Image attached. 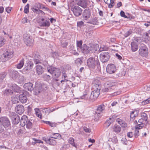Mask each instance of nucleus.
<instances>
[{"instance_id": "nucleus-1", "label": "nucleus", "mask_w": 150, "mask_h": 150, "mask_svg": "<svg viewBox=\"0 0 150 150\" xmlns=\"http://www.w3.org/2000/svg\"><path fill=\"white\" fill-rule=\"evenodd\" d=\"M87 64L88 67L92 69L95 68L96 64L98 66L100 65L97 56L89 58L87 60Z\"/></svg>"}, {"instance_id": "nucleus-2", "label": "nucleus", "mask_w": 150, "mask_h": 150, "mask_svg": "<svg viewBox=\"0 0 150 150\" xmlns=\"http://www.w3.org/2000/svg\"><path fill=\"white\" fill-rule=\"evenodd\" d=\"M48 71L50 73L54 78H58L61 74L60 69L59 68L51 66L47 67Z\"/></svg>"}, {"instance_id": "nucleus-3", "label": "nucleus", "mask_w": 150, "mask_h": 150, "mask_svg": "<svg viewBox=\"0 0 150 150\" xmlns=\"http://www.w3.org/2000/svg\"><path fill=\"white\" fill-rule=\"evenodd\" d=\"M11 87L10 89H6L4 92V93L6 95H11L13 93V91L15 92H19V88L20 87L15 84H11L10 86Z\"/></svg>"}, {"instance_id": "nucleus-4", "label": "nucleus", "mask_w": 150, "mask_h": 150, "mask_svg": "<svg viewBox=\"0 0 150 150\" xmlns=\"http://www.w3.org/2000/svg\"><path fill=\"white\" fill-rule=\"evenodd\" d=\"M13 56V51H6L1 56L3 62H6L11 58Z\"/></svg>"}, {"instance_id": "nucleus-5", "label": "nucleus", "mask_w": 150, "mask_h": 150, "mask_svg": "<svg viewBox=\"0 0 150 150\" xmlns=\"http://www.w3.org/2000/svg\"><path fill=\"white\" fill-rule=\"evenodd\" d=\"M100 56V60L103 63L106 62L108 61L110 57V53L107 52H102Z\"/></svg>"}, {"instance_id": "nucleus-6", "label": "nucleus", "mask_w": 150, "mask_h": 150, "mask_svg": "<svg viewBox=\"0 0 150 150\" xmlns=\"http://www.w3.org/2000/svg\"><path fill=\"white\" fill-rule=\"evenodd\" d=\"M24 41L28 46H32L34 40L30 35L25 34L23 36Z\"/></svg>"}, {"instance_id": "nucleus-7", "label": "nucleus", "mask_w": 150, "mask_h": 150, "mask_svg": "<svg viewBox=\"0 0 150 150\" xmlns=\"http://www.w3.org/2000/svg\"><path fill=\"white\" fill-rule=\"evenodd\" d=\"M100 90L97 89H94L92 92L91 95L89 98V100L90 102L94 101L98 96L100 94Z\"/></svg>"}, {"instance_id": "nucleus-8", "label": "nucleus", "mask_w": 150, "mask_h": 150, "mask_svg": "<svg viewBox=\"0 0 150 150\" xmlns=\"http://www.w3.org/2000/svg\"><path fill=\"white\" fill-rule=\"evenodd\" d=\"M9 116L12 120L13 124L16 125L19 123L20 121V117L16 113L10 112Z\"/></svg>"}, {"instance_id": "nucleus-9", "label": "nucleus", "mask_w": 150, "mask_h": 150, "mask_svg": "<svg viewBox=\"0 0 150 150\" xmlns=\"http://www.w3.org/2000/svg\"><path fill=\"white\" fill-rule=\"evenodd\" d=\"M39 57H40L39 55H38V57L37 55H35L34 59V63L36 64L40 63L43 64L45 66H46L48 64L47 61L45 59L39 58Z\"/></svg>"}, {"instance_id": "nucleus-10", "label": "nucleus", "mask_w": 150, "mask_h": 150, "mask_svg": "<svg viewBox=\"0 0 150 150\" xmlns=\"http://www.w3.org/2000/svg\"><path fill=\"white\" fill-rule=\"evenodd\" d=\"M0 122L5 128L9 127L11 124L9 119L6 117H1L0 118Z\"/></svg>"}, {"instance_id": "nucleus-11", "label": "nucleus", "mask_w": 150, "mask_h": 150, "mask_svg": "<svg viewBox=\"0 0 150 150\" xmlns=\"http://www.w3.org/2000/svg\"><path fill=\"white\" fill-rule=\"evenodd\" d=\"M21 88H19V90H20L19 92H17L21 93L19 96V100L22 103H25L27 101V98L26 96L24 94V91L21 90Z\"/></svg>"}, {"instance_id": "nucleus-12", "label": "nucleus", "mask_w": 150, "mask_h": 150, "mask_svg": "<svg viewBox=\"0 0 150 150\" xmlns=\"http://www.w3.org/2000/svg\"><path fill=\"white\" fill-rule=\"evenodd\" d=\"M139 53L141 56L146 57L148 53V51L147 48L144 45L140 47L139 50Z\"/></svg>"}, {"instance_id": "nucleus-13", "label": "nucleus", "mask_w": 150, "mask_h": 150, "mask_svg": "<svg viewBox=\"0 0 150 150\" xmlns=\"http://www.w3.org/2000/svg\"><path fill=\"white\" fill-rule=\"evenodd\" d=\"M74 15L76 16H80L82 13V10L78 6H74L71 8Z\"/></svg>"}, {"instance_id": "nucleus-14", "label": "nucleus", "mask_w": 150, "mask_h": 150, "mask_svg": "<svg viewBox=\"0 0 150 150\" xmlns=\"http://www.w3.org/2000/svg\"><path fill=\"white\" fill-rule=\"evenodd\" d=\"M116 70V67L113 64H108L107 66L106 71L109 74L114 73Z\"/></svg>"}, {"instance_id": "nucleus-15", "label": "nucleus", "mask_w": 150, "mask_h": 150, "mask_svg": "<svg viewBox=\"0 0 150 150\" xmlns=\"http://www.w3.org/2000/svg\"><path fill=\"white\" fill-rule=\"evenodd\" d=\"M91 13L89 9H86L84 10L83 13V20H87L91 16Z\"/></svg>"}, {"instance_id": "nucleus-16", "label": "nucleus", "mask_w": 150, "mask_h": 150, "mask_svg": "<svg viewBox=\"0 0 150 150\" xmlns=\"http://www.w3.org/2000/svg\"><path fill=\"white\" fill-rule=\"evenodd\" d=\"M29 120L28 119L27 116L25 115H23L20 121L21 126L22 127L25 126L26 127V125H27L28 121Z\"/></svg>"}, {"instance_id": "nucleus-17", "label": "nucleus", "mask_w": 150, "mask_h": 150, "mask_svg": "<svg viewBox=\"0 0 150 150\" xmlns=\"http://www.w3.org/2000/svg\"><path fill=\"white\" fill-rule=\"evenodd\" d=\"M89 53H92L96 51L98 47V45L97 44L94 45L90 44L88 45Z\"/></svg>"}, {"instance_id": "nucleus-18", "label": "nucleus", "mask_w": 150, "mask_h": 150, "mask_svg": "<svg viewBox=\"0 0 150 150\" xmlns=\"http://www.w3.org/2000/svg\"><path fill=\"white\" fill-rule=\"evenodd\" d=\"M88 0H80L77 3V4L83 8H86L87 7Z\"/></svg>"}, {"instance_id": "nucleus-19", "label": "nucleus", "mask_w": 150, "mask_h": 150, "mask_svg": "<svg viewBox=\"0 0 150 150\" xmlns=\"http://www.w3.org/2000/svg\"><path fill=\"white\" fill-rule=\"evenodd\" d=\"M15 110L17 113L21 115L23 113L24 111V107L22 105H18L16 107Z\"/></svg>"}, {"instance_id": "nucleus-20", "label": "nucleus", "mask_w": 150, "mask_h": 150, "mask_svg": "<svg viewBox=\"0 0 150 150\" xmlns=\"http://www.w3.org/2000/svg\"><path fill=\"white\" fill-rule=\"evenodd\" d=\"M23 87L25 89L30 91L33 89V85L30 82L25 83L23 86Z\"/></svg>"}, {"instance_id": "nucleus-21", "label": "nucleus", "mask_w": 150, "mask_h": 150, "mask_svg": "<svg viewBox=\"0 0 150 150\" xmlns=\"http://www.w3.org/2000/svg\"><path fill=\"white\" fill-rule=\"evenodd\" d=\"M39 25L40 27H49L50 25V21L48 20H45L43 22L39 21L38 22Z\"/></svg>"}, {"instance_id": "nucleus-22", "label": "nucleus", "mask_w": 150, "mask_h": 150, "mask_svg": "<svg viewBox=\"0 0 150 150\" xmlns=\"http://www.w3.org/2000/svg\"><path fill=\"white\" fill-rule=\"evenodd\" d=\"M131 50L132 52H134L137 50L138 46L137 42H133L131 44Z\"/></svg>"}, {"instance_id": "nucleus-23", "label": "nucleus", "mask_w": 150, "mask_h": 150, "mask_svg": "<svg viewBox=\"0 0 150 150\" xmlns=\"http://www.w3.org/2000/svg\"><path fill=\"white\" fill-rule=\"evenodd\" d=\"M36 71L38 75L42 74L44 72V68L42 66L38 65L36 66Z\"/></svg>"}, {"instance_id": "nucleus-24", "label": "nucleus", "mask_w": 150, "mask_h": 150, "mask_svg": "<svg viewBox=\"0 0 150 150\" xmlns=\"http://www.w3.org/2000/svg\"><path fill=\"white\" fill-rule=\"evenodd\" d=\"M105 107L103 104H101L98 106L96 111L102 113L105 110Z\"/></svg>"}, {"instance_id": "nucleus-25", "label": "nucleus", "mask_w": 150, "mask_h": 150, "mask_svg": "<svg viewBox=\"0 0 150 150\" xmlns=\"http://www.w3.org/2000/svg\"><path fill=\"white\" fill-rule=\"evenodd\" d=\"M88 46L84 44L81 47V51L82 52L85 54H88L89 53Z\"/></svg>"}, {"instance_id": "nucleus-26", "label": "nucleus", "mask_w": 150, "mask_h": 150, "mask_svg": "<svg viewBox=\"0 0 150 150\" xmlns=\"http://www.w3.org/2000/svg\"><path fill=\"white\" fill-rule=\"evenodd\" d=\"M92 87L94 89L100 90L101 87V83L100 82H98V84L92 83Z\"/></svg>"}, {"instance_id": "nucleus-27", "label": "nucleus", "mask_w": 150, "mask_h": 150, "mask_svg": "<svg viewBox=\"0 0 150 150\" xmlns=\"http://www.w3.org/2000/svg\"><path fill=\"white\" fill-rule=\"evenodd\" d=\"M105 2L108 4V7L110 8H112L114 5V3L113 0H104Z\"/></svg>"}, {"instance_id": "nucleus-28", "label": "nucleus", "mask_w": 150, "mask_h": 150, "mask_svg": "<svg viewBox=\"0 0 150 150\" xmlns=\"http://www.w3.org/2000/svg\"><path fill=\"white\" fill-rule=\"evenodd\" d=\"M87 23L93 25H97L98 23L97 18L96 17L94 18L89 20Z\"/></svg>"}, {"instance_id": "nucleus-29", "label": "nucleus", "mask_w": 150, "mask_h": 150, "mask_svg": "<svg viewBox=\"0 0 150 150\" xmlns=\"http://www.w3.org/2000/svg\"><path fill=\"white\" fill-rule=\"evenodd\" d=\"M113 131L116 133H118L121 130V127L118 125H115L113 127Z\"/></svg>"}, {"instance_id": "nucleus-30", "label": "nucleus", "mask_w": 150, "mask_h": 150, "mask_svg": "<svg viewBox=\"0 0 150 150\" xmlns=\"http://www.w3.org/2000/svg\"><path fill=\"white\" fill-rule=\"evenodd\" d=\"M24 63V59H22L20 62L19 63L16 65L17 68L20 69L23 67Z\"/></svg>"}, {"instance_id": "nucleus-31", "label": "nucleus", "mask_w": 150, "mask_h": 150, "mask_svg": "<svg viewBox=\"0 0 150 150\" xmlns=\"http://www.w3.org/2000/svg\"><path fill=\"white\" fill-rule=\"evenodd\" d=\"M108 86L110 87L111 88V89H113L115 88L117 84V83L115 82H110L107 84Z\"/></svg>"}, {"instance_id": "nucleus-32", "label": "nucleus", "mask_w": 150, "mask_h": 150, "mask_svg": "<svg viewBox=\"0 0 150 150\" xmlns=\"http://www.w3.org/2000/svg\"><path fill=\"white\" fill-rule=\"evenodd\" d=\"M102 115V113L96 111L94 114L95 120L97 121Z\"/></svg>"}, {"instance_id": "nucleus-33", "label": "nucleus", "mask_w": 150, "mask_h": 150, "mask_svg": "<svg viewBox=\"0 0 150 150\" xmlns=\"http://www.w3.org/2000/svg\"><path fill=\"white\" fill-rule=\"evenodd\" d=\"M32 10L33 12L37 14H42L44 13V12L38 9H37V8H32Z\"/></svg>"}, {"instance_id": "nucleus-34", "label": "nucleus", "mask_w": 150, "mask_h": 150, "mask_svg": "<svg viewBox=\"0 0 150 150\" xmlns=\"http://www.w3.org/2000/svg\"><path fill=\"white\" fill-rule=\"evenodd\" d=\"M52 136L51 137L52 138L58 139H60L61 138V135L57 133H53Z\"/></svg>"}, {"instance_id": "nucleus-35", "label": "nucleus", "mask_w": 150, "mask_h": 150, "mask_svg": "<svg viewBox=\"0 0 150 150\" xmlns=\"http://www.w3.org/2000/svg\"><path fill=\"white\" fill-rule=\"evenodd\" d=\"M111 91V88L110 87L108 86L107 84V85L105 86V88L102 90V92L103 93H106L108 92H110Z\"/></svg>"}, {"instance_id": "nucleus-36", "label": "nucleus", "mask_w": 150, "mask_h": 150, "mask_svg": "<svg viewBox=\"0 0 150 150\" xmlns=\"http://www.w3.org/2000/svg\"><path fill=\"white\" fill-rule=\"evenodd\" d=\"M47 143L49 144L50 145H54L56 144L55 140L52 139H49L47 140Z\"/></svg>"}, {"instance_id": "nucleus-37", "label": "nucleus", "mask_w": 150, "mask_h": 150, "mask_svg": "<svg viewBox=\"0 0 150 150\" xmlns=\"http://www.w3.org/2000/svg\"><path fill=\"white\" fill-rule=\"evenodd\" d=\"M19 76L18 73L17 71H13L12 75V78L15 79H16Z\"/></svg>"}, {"instance_id": "nucleus-38", "label": "nucleus", "mask_w": 150, "mask_h": 150, "mask_svg": "<svg viewBox=\"0 0 150 150\" xmlns=\"http://www.w3.org/2000/svg\"><path fill=\"white\" fill-rule=\"evenodd\" d=\"M137 115V111H132L130 114V118L133 119Z\"/></svg>"}, {"instance_id": "nucleus-39", "label": "nucleus", "mask_w": 150, "mask_h": 150, "mask_svg": "<svg viewBox=\"0 0 150 150\" xmlns=\"http://www.w3.org/2000/svg\"><path fill=\"white\" fill-rule=\"evenodd\" d=\"M54 110H51L49 108H44L43 110V112H45V114H49L50 113L53 111Z\"/></svg>"}, {"instance_id": "nucleus-40", "label": "nucleus", "mask_w": 150, "mask_h": 150, "mask_svg": "<svg viewBox=\"0 0 150 150\" xmlns=\"http://www.w3.org/2000/svg\"><path fill=\"white\" fill-rule=\"evenodd\" d=\"M69 142L73 146L76 147V146L75 144L74 140L73 138H70L69 139Z\"/></svg>"}, {"instance_id": "nucleus-41", "label": "nucleus", "mask_w": 150, "mask_h": 150, "mask_svg": "<svg viewBox=\"0 0 150 150\" xmlns=\"http://www.w3.org/2000/svg\"><path fill=\"white\" fill-rule=\"evenodd\" d=\"M33 124L29 120L28 121V123L27 125H26V128L27 129H30L32 128Z\"/></svg>"}, {"instance_id": "nucleus-42", "label": "nucleus", "mask_w": 150, "mask_h": 150, "mask_svg": "<svg viewBox=\"0 0 150 150\" xmlns=\"http://www.w3.org/2000/svg\"><path fill=\"white\" fill-rule=\"evenodd\" d=\"M29 4H28L25 6L24 9V12L25 13H29Z\"/></svg>"}, {"instance_id": "nucleus-43", "label": "nucleus", "mask_w": 150, "mask_h": 150, "mask_svg": "<svg viewBox=\"0 0 150 150\" xmlns=\"http://www.w3.org/2000/svg\"><path fill=\"white\" fill-rule=\"evenodd\" d=\"M33 64L32 63H28L27 64V66L25 67L27 70H29L32 68L33 67Z\"/></svg>"}, {"instance_id": "nucleus-44", "label": "nucleus", "mask_w": 150, "mask_h": 150, "mask_svg": "<svg viewBox=\"0 0 150 150\" xmlns=\"http://www.w3.org/2000/svg\"><path fill=\"white\" fill-rule=\"evenodd\" d=\"M142 119L144 120V121H146L147 120V117L146 114L144 112L142 113L141 115Z\"/></svg>"}, {"instance_id": "nucleus-45", "label": "nucleus", "mask_w": 150, "mask_h": 150, "mask_svg": "<svg viewBox=\"0 0 150 150\" xmlns=\"http://www.w3.org/2000/svg\"><path fill=\"white\" fill-rule=\"evenodd\" d=\"M12 101L13 103H17L18 102V99L17 97H13L12 99Z\"/></svg>"}, {"instance_id": "nucleus-46", "label": "nucleus", "mask_w": 150, "mask_h": 150, "mask_svg": "<svg viewBox=\"0 0 150 150\" xmlns=\"http://www.w3.org/2000/svg\"><path fill=\"white\" fill-rule=\"evenodd\" d=\"M150 103V98L144 100L142 102L143 105H145Z\"/></svg>"}, {"instance_id": "nucleus-47", "label": "nucleus", "mask_w": 150, "mask_h": 150, "mask_svg": "<svg viewBox=\"0 0 150 150\" xmlns=\"http://www.w3.org/2000/svg\"><path fill=\"white\" fill-rule=\"evenodd\" d=\"M143 126L144 125L143 123L139 124L135 126V129L138 130L139 129L142 128Z\"/></svg>"}, {"instance_id": "nucleus-48", "label": "nucleus", "mask_w": 150, "mask_h": 150, "mask_svg": "<svg viewBox=\"0 0 150 150\" xmlns=\"http://www.w3.org/2000/svg\"><path fill=\"white\" fill-rule=\"evenodd\" d=\"M6 76V74L4 73H3L0 74V82L4 79Z\"/></svg>"}, {"instance_id": "nucleus-49", "label": "nucleus", "mask_w": 150, "mask_h": 150, "mask_svg": "<svg viewBox=\"0 0 150 150\" xmlns=\"http://www.w3.org/2000/svg\"><path fill=\"white\" fill-rule=\"evenodd\" d=\"M67 75L65 74H63L62 75V77L64 78V79H63V80H62L61 81V82L62 83L63 82H64L66 81V82H67L68 81V80L67 79Z\"/></svg>"}, {"instance_id": "nucleus-50", "label": "nucleus", "mask_w": 150, "mask_h": 150, "mask_svg": "<svg viewBox=\"0 0 150 150\" xmlns=\"http://www.w3.org/2000/svg\"><path fill=\"white\" fill-rule=\"evenodd\" d=\"M132 31L131 30H129L128 31L124 34V35L125 37H127L132 34Z\"/></svg>"}, {"instance_id": "nucleus-51", "label": "nucleus", "mask_w": 150, "mask_h": 150, "mask_svg": "<svg viewBox=\"0 0 150 150\" xmlns=\"http://www.w3.org/2000/svg\"><path fill=\"white\" fill-rule=\"evenodd\" d=\"M112 141L115 144L117 143L118 142V140L117 137L116 136L113 137L112 139Z\"/></svg>"}, {"instance_id": "nucleus-52", "label": "nucleus", "mask_w": 150, "mask_h": 150, "mask_svg": "<svg viewBox=\"0 0 150 150\" xmlns=\"http://www.w3.org/2000/svg\"><path fill=\"white\" fill-rule=\"evenodd\" d=\"M5 40L4 38L1 37H0V47H1L4 44Z\"/></svg>"}, {"instance_id": "nucleus-53", "label": "nucleus", "mask_w": 150, "mask_h": 150, "mask_svg": "<svg viewBox=\"0 0 150 150\" xmlns=\"http://www.w3.org/2000/svg\"><path fill=\"white\" fill-rule=\"evenodd\" d=\"M139 135V130L135 129L134 131V137L135 138H137Z\"/></svg>"}, {"instance_id": "nucleus-54", "label": "nucleus", "mask_w": 150, "mask_h": 150, "mask_svg": "<svg viewBox=\"0 0 150 150\" xmlns=\"http://www.w3.org/2000/svg\"><path fill=\"white\" fill-rule=\"evenodd\" d=\"M81 98L82 99H84L85 100L88 99H89L88 95L87 94H84L82 96H81Z\"/></svg>"}, {"instance_id": "nucleus-55", "label": "nucleus", "mask_w": 150, "mask_h": 150, "mask_svg": "<svg viewBox=\"0 0 150 150\" xmlns=\"http://www.w3.org/2000/svg\"><path fill=\"white\" fill-rule=\"evenodd\" d=\"M83 130L86 133H89L91 131V129L87 128L86 127H83Z\"/></svg>"}, {"instance_id": "nucleus-56", "label": "nucleus", "mask_w": 150, "mask_h": 150, "mask_svg": "<svg viewBox=\"0 0 150 150\" xmlns=\"http://www.w3.org/2000/svg\"><path fill=\"white\" fill-rule=\"evenodd\" d=\"M28 19L26 17L23 18L21 21V22L22 23L24 24L25 23H28Z\"/></svg>"}, {"instance_id": "nucleus-57", "label": "nucleus", "mask_w": 150, "mask_h": 150, "mask_svg": "<svg viewBox=\"0 0 150 150\" xmlns=\"http://www.w3.org/2000/svg\"><path fill=\"white\" fill-rule=\"evenodd\" d=\"M82 44V42L81 41H78L77 43V47L79 48H81V46Z\"/></svg>"}, {"instance_id": "nucleus-58", "label": "nucleus", "mask_w": 150, "mask_h": 150, "mask_svg": "<svg viewBox=\"0 0 150 150\" xmlns=\"http://www.w3.org/2000/svg\"><path fill=\"white\" fill-rule=\"evenodd\" d=\"M120 16L122 17H123L125 18H127V16L125 15V12L122 11H121L120 13Z\"/></svg>"}, {"instance_id": "nucleus-59", "label": "nucleus", "mask_w": 150, "mask_h": 150, "mask_svg": "<svg viewBox=\"0 0 150 150\" xmlns=\"http://www.w3.org/2000/svg\"><path fill=\"white\" fill-rule=\"evenodd\" d=\"M33 140L34 141L35 143H42V142L40 140L37 139H36L33 138Z\"/></svg>"}, {"instance_id": "nucleus-60", "label": "nucleus", "mask_w": 150, "mask_h": 150, "mask_svg": "<svg viewBox=\"0 0 150 150\" xmlns=\"http://www.w3.org/2000/svg\"><path fill=\"white\" fill-rule=\"evenodd\" d=\"M44 122L46 123V124L49 125L51 127H53L54 126V124L51 123L50 121H44Z\"/></svg>"}, {"instance_id": "nucleus-61", "label": "nucleus", "mask_w": 150, "mask_h": 150, "mask_svg": "<svg viewBox=\"0 0 150 150\" xmlns=\"http://www.w3.org/2000/svg\"><path fill=\"white\" fill-rule=\"evenodd\" d=\"M107 120L108 121V122H109V123L110 124L113 122L114 120V118L112 117H110Z\"/></svg>"}, {"instance_id": "nucleus-62", "label": "nucleus", "mask_w": 150, "mask_h": 150, "mask_svg": "<svg viewBox=\"0 0 150 150\" xmlns=\"http://www.w3.org/2000/svg\"><path fill=\"white\" fill-rule=\"evenodd\" d=\"M127 136L129 138H132L133 137V134L132 132H129L127 133Z\"/></svg>"}, {"instance_id": "nucleus-63", "label": "nucleus", "mask_w": 150, "mask_h": 150, "mask_svg": "<svg viewBox=\"0 0 150 150\" xmlns=\"http://www.w3.org/2000/svg\"><path fill=\"white\" fill-rule=\"evenodd\" d=\"M84 24V23L82 21L78 22L77 25L78 26L81 27Z\"/></svg>"}, {"instance_id": "nucleus-64", "label": "nucleus", "mask_w": 150, "mask_h": 150, "mask_svg": "<svg viewBox=\"0 0 150 150\" xmlns=\"http://www.w3.org/2000/svg\"><path fill=\"white\" fill-rule=\"evenodd\" d=\"M120 125L123 127H127V125L126 123H125V122L123 121V122H122L121 124Z\"/></svg>"}]
</instances>
